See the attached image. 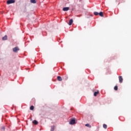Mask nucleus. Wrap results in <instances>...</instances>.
<instances>
[{"mask_svg":"<svg viewBox=\"0 0 131 131\" xmlns=\"http://www.w3.org/2000/svg\"><path fill=\"white\" fill-rule=\"evenodd\" d=\"M15 3V0H8L7 2V5H10V4H14Z\"/></svg>","mask_w":131,"mask_h":131,"instance_id":"1","label":"nucleus"},{"mask_svg":"<svg viewBox=\"0 0 131 131\" xmlns=\"http://www.w3.org/2000/svg\"><path fill=\"white\" fill-rule=\"evenodd\" d=\"M19 48L18 47H15L13 49V51L14 52V53H17V52H18V51H19Z\"/></svg>","mask_w":131,"mask_h":131,"instance_id":"2","label":"nucleus"},{"mask_svg":"<svg viewBox=\"0 0 131 131\" xmlns=\"http://www.w3.org/2000/svg\"><path fill=\"white\" fill-rule=\"evenodd\" d=\"M72 23H73V19H71L69 22V25L71 26L72 25Z\"/></svg>","mask_w":131,"mask_h":131,"instance_id":"7","label":"nucleus"},{"mask_svg":"<svg viewBox=\"0 0 131 131\" xmlns=\"http://www.w3.org/2000/svg\"><path fill=\"white\" fill-rule=\"evenodd\" d=\"M99 94H100V92H99V91L94 92V97H97V95H99Z\"/></svg>","mask_w":131,"mask_h":131,"instance_id":"6","label":"nucleus"},{"mask_svg":"<svg viewBox=\"0 0 131 131\" xmlns=\"http://www.w3.org/2000/svg\"><path fill=\"white\" fill-rule=\"evenodd\" d=\"M94 15H95V16H97V15H99V12H94Z\"/></svg>","mask_w":131,"mask_h":131,"instance_id":"18","label":"nucleus"},{"mask_svg":"<svg viewBox=\"0 0 131 131\" xmlns=\"http://www.w3.org/2000/svg\"><path fill=\"white\" fill-rule=\"evenodd\" d=\"M57 79L59 81H62V77L61 76H58Z\"/></svg>","mask_w":131,"mask_h":131,"instance_id":"9","label":"nucleus"},{"mask_svg":"<svg viewBox=\"0 0 131 131\" xmlns=\"http://www.w3.org/2000/svg\"><path fill=\"white\" fill-rule=\"evenodd\" d=\"M103 127L104 128L106 129L107 128V125L104 124L103 125Z\"/></svg>","mask_w":131,"mask_h":131,"instance_id":"17","label":"nucleus"},{"mask_svg":"<svg viewBox=\"0 0 131 131\" xmlns=\"http://www.w3.org/2000/svg\"><path fill=\"white\" fill-rule=\"evenodd\" d=\"M8 39V36L7 35H5L4 37L2 38L3 40H7Z\"/></svg>","mask_w":131,"mask_h":131,"instance_id":"8","label":"nucleus"},{"mask_svg":"<svg viewBox=\"0 0 131 131\" xmlns=\"http://www.w3.org/2000/svg\"><path fill=\"white\" fill-rule=\"evenodd\" d=\"M119 80L120 83H122V82L123 81V78H122V76H119Z\"/></svg>","mask_w":131,"mask_h":131,"instance_id":"3","label":"nucleus"},{"mask_svg":"<svg viewBox=\"0 0 131 131\" xmlns=\"http://www.w3.org/2000/svg\"><path fill=\"white\" fill-rule=\"evenodd\" d=\"M30 110H34V106L33 105H32L30 107Z\"/></svg>","mask_w":131,"mask_h":131,"instance_id":"15","label":"nucleus"},{"mask_svg":"<svg viewBox=\"0 0 131 131\" xmlns=\"http://www.w3.org/2000/svg\"><path fill=\"white\" fill-rule=\"evenodd\" d=\"M70 124L73 125L75 124V120L72 119L70 122Z\"/></svg>","mask_w":131,"mask_h":131,"instance_id":"4","label":"nucleus"},{"mask_svg":"<svg viewBox=\"0 0 131 131\" xmlns=\"http://www.w3.org/2000/svg\"><path fill=\"white\" fill-rule=\"evenodd\" d=\"M30 2L32 3V4H36V1L35 0H31L30 1Z\"/></svg>","mask_w":131,"mask_h":131,"instance_id":"11","label":"nucleus"},{"mask_svg":"<svg viewBox=\"0 0 131 131\" xmlns=\"http://www.w3.org/2000/svg\"><path fill=\"white\" fill-rule=\"evenodd\" d=\"M33 123H34V124H38V122L35 120L33 121Z\"/></svg>","mask_w":131,"mask_h":131,"instance_id":"12","label":"nucleus"},{"mask_svg":"<svg viewBox=\"0 0 131 131\" xmlns=\"http://www.w3.org/2000/svg\"><path fill=\"white\" fill-rule=\"evenodd\" d=\"M55 130V126H51V131H54Z\"/></svg>","mask_w":131,"mask_h":131,"instance_id":"14","label":"nucleus"},{"mask_svg":"<svg viewBox=\"0 0 131 131\" xmlns=\"http://www.w3.org/2000/svg\"><path fill=\"white\" fill-rule=\"evenodd\" d=\"M85 126H87L88 127H89L90 128H91V127H92V126L91 125H90V124H86L85 125Z\"/></svg>","mask_w":131,"mask_h":131,"instance_id":"13","label":"nucleus"},{"mask_svg":"<svg viewBox=\"0 0 131 131\" xmlns=\"http://www.w3.org/2000/svg\"><path fill=\"white\" fill-rule=\"evenodd\" d=\"M3 129H5V128H3Z\"/></svg>","mask_w":131,"mask_h":131,"instance_id":"19","label":"nucleus"},{"mask_svg":"<svg viewBox=\"0 0 131 131\" xmlns=\"http://www.w3.org/2000/svg\"><path fill=\"white\" fill-rule=\"evenodd\" d=\"M98 15H99V16H100V17L104 16V14H103V12H100L99 13H98Z\"/></svg>","mask_w":131,"mask_h":131,"instance_id":"10","label":"nucleus"},{"mask_svg":"<svg viewBox=\"0 0 131 131\" xmlns=\"http://www.w3.org/2000/svg\"><path fill=\"white\" fill-rule=\"evenodd\" d=\"M69 7H64L62 10L64 12H67V11H69Z\"/></svg>","mask_w":131,"mask_h":131,"instance_id":"5","label":"nucleus"},{"mask_svg":"<svg viewBox=\"0 0 131 131\" xmlns=\"http://www.w3.org/2000/svg\"><path fill=\"white\" fill-rule=\"evenodd\" d=\"M114 90H115V91H117V90H118V86L117 85H116L114 87Z\"/></svg>","mask_w":131,"mask_h":131,"instance_id":"16","label":"nucleus"}]
</instances>
